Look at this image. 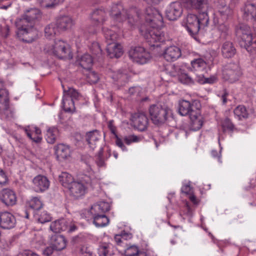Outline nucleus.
<instances>
[{
  "mask_svg": "<svg viewBox=\"0 0 256 256\" xmlns=\"http://www.w3.org/2000/svg\"><path fill=\"white\" fill-rule=\"evenodd\" d=\"M145 14L146 20L152 28L146 32L144 38L150 46H158V43L165 40L164 32L158 28L162 25V16L156 10L150 6L146 9Z\"/></svg>",
  "mask_w": 256,
  "mask_h": 256,
  "instance_id": "nucleus-1",
  "label": "nucleus"
},
{
  "mask_svg": "<svg viewBox=\"0 0 256 256\" xmlns=\"http://www.w3.org/2000/svg\"><path fill=\"white\" fill-rule=\"evenodd\" d=\"M208 22L209 18L206 11L200 12L198 16L188 14L184 20L188 31L193 37L196 35L200 28L206 26Z\"/></svg>",
  "mask_w": 256,
  "mask_h": 256,
  "instance_id": "nucleus-2",
  "label": "nucleus"
},
{
  "mask_svg": "<svg viewBox=\"0 0 256 256\" xmlns=\"http://www.w3.org/2000/svg\"><path fill=\"white\" fill-rule=\"evenodd\" d=\"M148 112L152 123L158 126L165 124L172 115V111L170 108L159 104L151 105Z\"/></svg>",
  "mask_w": 256,
  "mask_h": 256,
  "instance_id": "nucleus-3",
  "label": "nucleus"
},
{
  "mask_svg": "<svg viewBox=\"0 0 256 256\" xmlns=\"http://www.w3.org/2000/svg\"><path fill=\"white\" fill-rule=\"evenodd\" d=\"M238 36L240 38V44L250 54L256 53V42H252V35L250 26L242 25L236 30Z\"/></svg>",
  "mask_w": 256,
  "mask_h": 256,
  "instance_id": "nucleus-4",
  "label": "nucleus"
},
{
  "mask_svg": "<svg viewBox=\"0 0 256 256\" xmlns=\"http://www.w3.org/2000/svg\"><path fill=\"white\" fill-rule=\"evenodd\" d=\"M44 50L46 52L54 54L60 58L72 59V58L68 44L60 40H56L53 44L46 45Z\"/></svg>",
  "mask_w": 256,
  "mask_h": 256,
  "instance_id": "nucleus-5",
  "label": "nucleus"
},
{
  "mask_svg": "<svg viewBox=\"0 0 256 256\" xmlns=\"http://www.w3.org/2000/svg\"><path fill=\"white\" fill-rule=\"evenodd\" d=\"M93 172L90 173V176L85 175L83 178V182L75 181L68 188L70 195L74 198H78L84 196L87 189L86 184H91L94 178Z\"/></svg>",
  "mask_w": 256,
  "mask_h": 256,
  "instance_id": "nucleus-6",
  "label": "nucleus"
},
{
  "mask_svg": "<svg viewBox=\"0 0 256 256\" xmlns=\"http://www.w3.org/2000/svg\"><path fill=\"white\" fill-rule=\"evenodd\" d=\"M135 11V10H131L128 12L126 10L124 9L120 3L114 4L112 6L110 15L114 20L117 22H122L128 19V22L133 24L134 20L132 14Z\"/></svg>",
  "mask_w": 256,
  "mask_h": 256,
  "instance_id": "nucleus-7",
  "label": "nucleus"
},
{
  "mask_svg": "<svg viewBox=\"0 0 256 256\" xmlns=\"http://www.w3.org/2000/svg\"><path fill=\"white\" fill-rule=\"evenodd\" d=\"M18 28L16 36L23 42L32 43L38 38V32L32 25L22 24V26H16Z\"/></svg>",
  "mask_w": 256,
  "mask_h": 256,
  "instance_id": "nucleus-8",
  "label": "nucleus"
},
{
  "mask_svg": "<svg viewBox=\"0 0 256 256\" xmlns=\"http://www.w3.org/2000/svg\"><path fill=\"white\" fill-rule=\"evenodd\" d=\"M242 74L241 68L238 63L228 64L222 70L223 79L230 83H234L238 80Z\"/></svg>",
  "mask_w": 256,
  "mask_h": 256,
  "instance_id": "nucleus-9",
  "label": "nucleus"
},
{
  "mask_svg": "<svg viewBox=\"0 0 256 256\" xmlns=\"http://www.w3.org/2000/svg\"><path fill=\"white\" fill-rule=\"evenodd\" d=\"M64 88L63 107L66 112H72L75 109L74 100H80L82 96L73 88H69L66 90Z\"/></svg>",
  "mask_w": 256,
  "mask_h": 256,
  "instance_id": "nucleus-10",
  "label": "nucleus"
},
{
  "mask_svg": "<svg viewBox=\"0 0 256 256\" xmlns=\"http://www.w3.org/2000/svg\"><path fill=\"white\" fill-rule=\"evenodd\" d=\"M41 16L40 10L36 8H30L26 10L20 18L16 20V26H22V24L32 25Z\"/></svg>",
  "mask_w": 256,
  "mask_h": 256,
  "instance_id": "nucleus-11",
  "label": "nucleus"
},
{
  "mask_svg": "<svg viewBox=\"0 0 256 256\" xmlns=\"http://www.w3.org/2000/svg\"><path fill=\"white\" fill-rule=\"evenodd\" d=\"M130 58L136 63L144 64L148 62L152 58L150 54L142 46H136L129 51Z\"/></svg>",
  "mask_w": 256,
  "mask_h": 256,
  "instance_id": "nucleus-12",
  "label": "nucleus"
},
{
  "mask_svg": "<svg viewBox=\"0 0 256 256\" xmlns=\"http://www.w3.org/2000/svg\"><path fill=\"white\" fill-rule=\"evenodd\" d=\"M50 229L55 233L64 231L71 233L75 231L77 227L72 220L62 218L52 222L50 226Z\"/></svg>",
  "mask_w": 256,
  "mask_h": 256,
  "instance_id": "nucleus-13",
  "label": "nucleus"
},
{
  "mask_svg": "<svg viewBox=\"0 0 256 256\" xmlns=\"http://www.w3.org/2000/svg\"><path fill=\"white\" fill-rule=\"evenodd\" d=\"M132 120L134 128L140 132L146 130L149 124L148 118L144 112L135 113Z\"/></svg>",
  "mask_w": 256,
  "mask_h": 256,
  "instance_id": "nucleus-14",
  "label": "nucleus"
},
{
  "mask_svg": "<svg viewBox=\"0 0 256 256\" xmlns=\"http://www.w3.org/2000/svg\"><path fill=\"white\" fill-rule=\"evenodd\" d=\"M182 12V7L178 2H172L166 10V16L170 20H176Z\"/></svg>",
  "mask_w": 256,
  "mask_h": 256,
  "instance_id": "nucleus-15",
  "label": "nucleus"
},
{
  "mask_svg": "<svg viewBox=\"0 0 256 256\" xmlns=\"http://www.w3.org/2000/svg\"><path fill=\"white\" fill-rule=\"evenodd\" d=\"M32 183L34 190L37 192H42L46 190L50 186V182L47 178L40 174L34 178Z\"/></svg>",
  "mask_w": 256,
  "mask_h": 256,
  "instance_id": "nucleus-16",
  "label": "nucleus"
},
{
  "mask_svg": "<svg viewBox=\"0 0 256 256\" xmlns=\"http://www.w3.org/2000/svg\"><path fill=\"white\" fill-rule=\"evenodd\" d=\"M178 112L182 116H194L196 114L197 110H199L196 108L194 105L187 100H182L180 101L178 106Z\"/></svg>",
  "mask_w": 256,
  "mask_h": 256,
  "instance_id": "nucleus-17",
  "label": "nucleus"
},
{
  "mask_svg": "<svg viewBox=\"0 0 256 256\" xmlns=\"http://www.w3.org/2000/svg\"><path fill=\"white\" fill-rule=\"evenodd\" d=\"M184 52L177 46H170L165 49L163 56L168 62H174L182 56Z\"/></svg>",
  "mask_w": 256,
  "mask_h": 256,
  "instance_id": "nucleus-18",
  "label": "nucleus"
},
{
  "mask_svg": "<svg viewBox=\"0 0 256 256\" xmlns=\"http://www.w3.org/2000/svg\"><path fill=\"white\" fill-rule=\"evenodd\" d=\"M14 216L10 212H4L0 214V226L4 229H10L16 224Z\"/></svg>",
  "mask_w": 256,
  "mask_h": 256,
  "instance_id": "nucleus-19",
  "label": "nucleus"
},
{
  "mask_svg": "<svg viewBox=\"0 0 256 256\" xmlns=\"http://www.w3.org/2000/svg\"><path fill=\"white\" fill-rule=\"evenodd\" d=\"M1 201L8 206H12L16 204V196L14 191L10 189H4L1 192Z\"/></svg>",
  "mask_w": 256,
  "mask_h": 256,
  "instance_id": "nucleus-20",
  "label": "nucleus"
},
{
  "mask_svg": "<svg viewBox=\"0 0 256 256\" xmlns=\"http://www.w3.org/2000/svg\"><path fill=\"white\" fill-rule=\"evenodd\" d=\"M106 50L110 58H118L123 54L122 46L120 44L114 42L108 44Z\"/></svg>",
  "mask_w": 256,
  "mask_h": 256,
  "instance_id": "nucleus-21",
  "label": "nucleus"
},
{
  "mask_svg": "<svg viewBox=\"0 0 256 256\" xmlns=\"http://www.w3.org/2000/svg\"><path fill=\"white\" fill-rule=\"evenodd\" d=\"M55 154L58 160H61L70 156V150L68 146L59 144L54 146Z\"/></svg>",
  "mask_w": 256,
  "mask_h": 256,
  "instance_id": "nucleus-22",
  "label": "nucleus"
},
{
  "mask_svg": "<svg viewBox=\"0 0 256 256\" xmlns=\"http://www.w3.org/2000/svg\"><path fill=\"white\" fill-rule=\"evenodd\" d=\"M110 210V206L108 202H100L92 206L88 212L91 215L104 214Z\"/></svg>",
  "mask_w": 256,
  "mask_h": 256,
  "instance_id": "nucleus-23",
  "label": "nucleus"
},
{
  "mask_svg": "<svg viewBox=\"0 0 256 256\" xmlns=\"http://www.w3.org/2000/svg\"><path fill=\"white\" fill-rule=\"evenodd\" d=\"M60 31L66 30L72 26L73 20L72 18L68 16H63L58 17L54 22Z\"/></svg>",
  "mask_w": 256,
  "mask_h": 256,
  "instance_id": "nucleus-24",
  "label": "nucleus"
},
{
  "mask_svg": "<svg viewBox=\"0 0 256 256\" xmlns=\"http://www.w3.org/2000/svg\"><path fill=\"white\" fill-rule=\"evenodd\" d=\"M243 17L246 20L256 19V4L246 3L242 8Z\"/></svg>",
  "mask_w": 256,
  "mask_h": 256,
  "instance_id": "nucleus-25",
  "label": "nucleus"
},
{
  "mask_svg": "<svg viewBox=\"0 0 256 256\" xmlns=\"http://www.w3.org/2000/svg\"><path fill=\"white\" fill-rule=\"evenodd\" d=\"M90 18L95 24H102L106 20V13L103 9H96L92 12Z\"/></svg>",
  "mask_w": 256,
  "mask_h": 256,
  "instance_id": "nucleus-26",
  "label": "nucleus"
},
{
  "mask_svg": "<svg viewBox=\"0 0 256 256\" xmlns=\"http://www.w3.org/2000/svg\"><path fill=\"white\" fill-rule=\"evenodd\" d=\"M221 52L224 57L230 58L236 54V49L232 42L227 41L222 44Z\"/></svg>",
  "mask_w": 256,
  "mask_h": 256,
  "instance_id": "nucleus-27",
  "label": "nucleus"
},
{
  "mask_svg": "<svg viewBox=\"0 0 256 256\" xmlns=\"http://www.w3.org/2000/svg\"><path fill=\"white\" fill-rule=\"evenodd\" d=\"M9 106L8 92L6 89L0 90V114H5Z\"/></svg>",
  "mask_w": 256,
  "mask_h": 256,
  "instance_id": "nucleus-28",
  "label": "nucleus"
},
{
  "mask_svg": "<svg viewBox=\"0 0 256 256\" xmlns=\"http://www.w3.org/2000/svg\"><path fill=\"white\" fill-rule=\"evenodd\" d=\"M100 138V132L97 130L89 132L86 134V140L90 147L94 150Z\"/></svg>",
  "mask_w": 256,
  "mask_h": 256,
  "instance_id": "nucleus-29",
  "label": "nucleus"
},
{
  "mask_svg": "<svg viewBox=\"0 0 256 256\" xmlns=\"http://www.w3.org/2000/svg\"><path fill=\"white\" fill-rule=\"evenodd\" d=\"M191 70L197 73L203 72L206 68V63L202 58L194 59L191 61Z\"/></svg>",
  "mask_w": 256,
  "mask_h": 256,
  "instance_id": "nucleus-30",
  "label": "nucleus"
},
{
  "mask_svg": "<svg viewBox=\"0 0 256 256\" xmlns=\"http://www.w3.org/2000/svg\"><path fill=\"white\" fill-rule=\"evenodd\" d=\"M60 32V31L54 22L47 25L44 28L45 36L49 39L53 38Z\"/></svg>",
  "mask_w": 256,
  "mask_h": 256,
  "instance_id": "nucleus-31",
  "label": "nucleus"
},
{
  "mask_svg": "<svg viewBox=\"0 0 256 256\" xmlns=\"http://www.w3.org/2000/svg\"><path fill=\"white\" fill-rule=\"evenodd\" d=\"M186 2L192 8L205 10L208 7V0H186Z\"/></svg>",
  "mask_w": 256,
  "mask_h": 256,
  "instance_id": "nucleus-32",
  "label": "nucleus"
},
{
  "mask_svg": "<svg viewBox=\"0 0 256 256\" xmlns=\"http://www.w3.org/2000/svg\"><path fill=\"white\" fill-rule=\"evenodd\" d=\"M108 127L112 134H114L116 138V144L122 150L126 151L127 148L122 142V140L121 138L118 136L116 134V127L113 124V120H110L108 123Z\"/></svg>",
  "mask_w": 256,
  "mask_h": 256,
  "instance_id": "nucleus-33",
  "label": "nucleus"
},
{
  "mask_svg": "<svg viewBox=\"0 0 256 256\" xmlns=\"http://www.w3.org/2000/svg\"><path fill=\"white\" fill-rule=\"evenodd\" d=\"M93 222L96 227H104L109 223V219L105 214L92 215Z\"/></svg>",
  "mask_w": 256,
  "mask_h": 256,
  "instance_id": "nucleus-34",
  "label": "nucleus"
},
{
  "mask_svg": "<svg viewBox=\"0 0 256 256\" xmlns=\"http://www.w3.org/2000/svg\"><path fill=\"white\" fill-rule=\"evenodd\" d=\"M190 118L191 120V126L194 130H197L202 128L203 122L200 114V110H197L196 114H194V116H191Z\"/></svg>",
  "mask_w": 256,
  "mask_h": 256,
  "instance_id": "nucleus-35",
  "label": "nucleus"
},
{
  "mask_svg": "<svg viewBox=\"0 0 256 256\" xmlns=\"http://www.w3.org/2000/svg\"><path fill=\"white\" fill-rule=\"evenodd\" d=\"M58 180L62 186L68 188L75 182L72 176L66 172H62L59 176Z\"/></svg>",
  "mask_w": 256,
  "mask_h": 256,
  "instance_id": "nucleus-36",
  "label": "nucleus"
},
{
  "mask_svg": "<svg viewBox=\"0 0 256 256\" xmlns=\"http://www.w3.org/2000/svg\"><path fill=\"white\" fill-rule=\"evenodd\" d=\"M92 58L90 55L84 54L78 60L79 64L84 69L90 70L92 64Z\"/></svg>",
  "mask_w": 256,
  "mask_h": 256,
  "instance_id": "nucleus-37",
  "label": "nucleus"
},
{
  "mask_svg": "<svg viewBox=\"0 0 256 256\" xmlns=\"http://www.w3.org/2000/svg\"><path fill=\"white\" fill-rule=\"evenodd\" d=\"M54 240L52 246L56 250H61L66 247V242L62 236H56L54 237Z\"/></svg>",
  "mask_w": 256,
  "mask_h": 256,
  "instance_id": "nucleus-38",
  "label": "nucleus"
},
{
  "mask_svg": "<svg viewBox=\"0 0 256 256\" xmlns=\"http://www.w3.org/2000/svg\"><path fill=\"white\" fill-rule=\"evenodd\" d=\"M102 32L108 44L114 42L118 38V34L113 30L107 27H103Z\"/></svg>",
  "mask_w": 256,
  "mask_h": 256,
  "instance_id": "nucleus-39",
  "label": "nucleus"
},
{
  "mask_svg": "<svg viewBox=\"0 0 256 256\" xmlns=\"http://www.w3.org/2000/svg\"><path fill=\"white\" fill-rule=\"evenodd\" d=\"M35 219L39 222L44 224L50 221L51 216L46 211H36L34 214Z\"/></svg>",
  "mask_w": 256,
  "mask_h": 256,
  "instance_id": "nucleus-40",
  "label": "nucleus"
},
{
  "mask_svg": "<svg viewBox=\"0 0 256 256\" xmlns=\"http://www.w3.org/2000/svg\"><path fill=\"white\" fill-rule=\"evenodd\" d=\"M178 80L179 82L184 84L191 85L194 83V80L188 74L184 72H180L178 74Z\"/></svg>",
  "mask_w": 256,
  "mask_h": 256,
  "instance_id": "nucleus-41",
  "label": "nucleus"
},
{
  "mask_svg": "<svg viewBox=\"0 0 256 256\" xmlns=\"http://www.w3.org/2000/svg\"><path fill=\"white\" fill-rule=\"evenodd\" d=\"M58 131L56 128H50L48 130L46 134V140L48 143L54 144L58 136Z\"/></svg>",
  "mask_w": 256,
  "mask_h": 256,
  "instance_id": "nucleus-42",
  "label": "nucleus"
},
{
  "mask_svg": "<svg viewBox=\"0 0 256 256\" xmlns=\"http://www.w3.org/2000/svg\"><path fill=\"white\" fill-rule=\"evenodd\" d=\"M235 117L239 120L248 117V114L245 106L242 105L238 106L234 110Z\"/></svg>",
  "mask_w": 256,
  "mask_h": 256,
  "instance_id": "nucleus-43",
  "label": "nucleus"
},
{
  "mask_svg": "<svg viewBox=\"0 0 256 256\" xmlns=\"http://www.w3.org/2000/svg\"><path fill=\"white\" fill-rule=\"evenodd\" d=\"M28 204L30 208L36 210V211H39L43 206V204L40 200V198L38 197H32L30 200H28Z\"/></svg>",
  "mask_w": 256,
  "mask_h": 256,
  "instance_id": "nucleus-44",
  "label": "nucleus"
},
{
  "mask_svg": "<svg viewBox=\"0 0 256 256\" xmlns=\"http://www.w3.org/2000/svg\"><path fill=\"white\" fill-rule=\"evenodd\" d=\"M124 254L126 256H136L138 254L146 256L144 253L140 252L138 248L136 246L128 247L124 250Z\"/></svg>",
  "mask_w": 256,
  "mask_h": 256,
  "instance_id": "nucleus-45",
  "label": "nucleus"
},
{
  "mask_svg": "<svg viewBox=\"0 0 256 256\" xmlns=\"http://www.w3.org/2000/svg\"><path fill=\"white\" fill-rule=\"evenodd\" d=\"M60 0H38L40 6L44 8H53L58 4Z\"/></svg>",
  "mask_w": 256,
  "mask_h": 256,
  "instance_id": "nucleus-46",
  "label": "nucleus"
},
{
  "mask_svg": "<svg viewBox=\"0 0 256 256\" xmlns=\"http://www.w3.org/2000/svg\"><path fill=\"white\" fill-rule=\"evenodd\" d=\"M111 245L109 244H102L98 248L99 256H107L108 254L109 249Z\"/></svg>",
  "mask_w": 256,
  "mask_h": 256,
  "instance_id": "nucleus-47",
  "label": "nucleus"
},
{
  "mask_svg": "<svg viewBox=\"0 0 256 256\" xmlns=\"http://www.w3.org/2000/svg\"><path fill=\"white\" fill-rule=\"evenodd\" d=\"M222 126L224 131H232L234 128V126L228 118H225L222 122Z\"/></svg>",
  "mask_w": 256,
  "mask_h": 256,
  "instance_id": "nucleus-48",
  "label": "nucleus"
},
{
  "mask_svg": "<svg viewBox=\"0 0 256 256\" xmlns=\"http://www.w3.org/2000/svg\"><path fill=\"white\" fill-rule=\"evenodd\" d=\"M122 140V141L124 140L126 144L130 145L132 142H140V138L136 135L132 134L125 136Z\"/></svg>",
  "mask_w": 256,
  "mask_h": 256,
  "instance_id": "nucleus-49",
  "label": "nucleus"
},
{
  "mask_svg": "<svg viewBox=\"0 0 256 256\" xmlns=\"http://www.w3.org/2000/svg\"><path fill=\"white\" fill-rule=\"evenodd\" d=\"M96 162L99 167H103L106 166L104 160L103 158V148H100L98 155L96 156Z\"/></svg>",
  "mask_w": 256,
  "mask_h": 256,
  "instance_id": "nucleus-50",
  "label": "nucleus"
},
{
  "mask_svg": "<svg viewBox=\"0 0 256 256\" xmlns=\"http://www.w3.org/2000/svg\"><path fill=\"white\" fill-rule=\"evenodd\" d=\"M87 78L89 82L92 84L96 83L99 80L98 74L94 72H89Z\"/></svg>",
  "mask_w": 256,
  "mask_h": 256,
  "instance_id": "nucleus-51",
  "label": "nucleus"
},
{
  "mask_svg": "<svg viewBox=\"0 0 256 256\" xmlns=\"http://www.w3.org/2000/svg\"><path fill=\"white\" fill-rule=\"evenodd\" d=\"M10 32V27L7 24H4L2 26L0 24V34L4 37L6 38L8 36Z\"/></svg>",
  "mask_w": 256,
  "mask_h": 256,
  "instance_id": "nucleus-52",
  "label": "nucleus"
},
{
  "mask_svg": "<svg viewBox=\"0 0 256 256\" xmlns=\"http://www.w3.org/2000/svg\"><path fill=\"white\" fill-rule=\"evenodd\" d=\"M28 128H29V127L26 128V129H25V132H26V134L27 136L30 139H31L33 142H37V143L40 142L42 140V137L40 136H36H36H34V137H32V135L33 134H32L30 132Z\"/></svg>",
  "mask_w": 256,
  "mask_h": 256,
  "instance_id": "nucleus-53",
  "label": "nucleus"
},
{
  "mask_svg": "<svg viewBox=\"0 0 256 256\" xmlns=\"http://www.w3.org/2000/svg\"><path fill=\"white\" fill-rule=\"evenodd\" d=\"M80 256H94V254L87 247L82 246L80 250Z\"/></svg>",
  "mask_w": 256,
  "mask_h": 256,
  "instance_id": "nucleus-54",
  "label": "nucleus"
},
{
  "mask_svg": "<svg viewBox=\"0 0 256 256\" xmlns=\"http://www.w3.org/2000/svg\"><path fill=\"white\" fill-rule=\"evenodd\" d=\"M55 250L54 246L46 247L43 251V254L46 256H50Z\"/></svg>",
  "mask_w": 256,
  "mask_h": 256,
  "instance_id": "nucleus-55",
  "label": "nucleus"
},
{
  "mask_svg": "<svg viewBox=\"0 0 256 256\" xmlns=\"http://www.w3.org/2000/svg\"><path fill=\"white\" fill-rule=\"evenodd\" d=\"M8 181L7 176L3 170L0 168V184H4Z\"/></svg>",
  "mask_w": 256,
  "mask_h": 256,
  "instance_id": "nucleus-56",
  "label": "nucleus"
},
{
  "mask_svg": "<svg viewBox=\"0 0 256 256\" xmlns=\"http://www.w3.org/2000/svg\"><path fill=\"white\" fill-rule=\"evenodd\" d=\"M196 81L201 84H206V78H204L203 72L196 74Z\"/></svg>",
  "mask_w": 256,
  "mask_h": 256,
  "instance_id": "nucleus-57",
  "label": "nucleus"
},
{
  "mask_svg": "<svg viewBox=\"0 0 256 256\" xmlns=\"http://www.w3.org/2000/svg\"><path fill=\"white\" fill-rule=\"evenodd\" d=\"M192 188L188 184L184 185L181 188L182 192L186 194H190Z\"/></svg>",
  "mask_w": 256,
  "mask_h": 256,
  "instance_id": "nucleus-58",
  "label": "nucleus"
},
{
  "mask_svg": "<svg viewBox=\"0 0 256 256\" xmlns=\"http://www.w3.org/2000/svg\"><path fill=\"white\" fill-rule=\"evenodd\" d=\"M218 29L219 32L222 33H224V34H225L228 31V27L224 24H220L218 27Z\"/></svg>",
  "mask_w": 256,
  "mask_h": 256,
  "instance_id": "nucleus-59",
  "label": "nucleus"
},
{
  "mask_svg": "<svg viewBox=\"0 0 256 256\" xmlns=\"http://www.w3.org/2000/svg\"><path fill=\"white\" fill-rule=\"evenodd\" d=\"M230 10L228 6H225L223 8V10H220V12L222 15L226 14V16H228V14H230Z\"/></svg>",
  "mask_w": 256,
  "mask_h": 256,
  "instance_id": "nucleus-60",
  "label": "nucleus"
},
{
  "mask_svg": "<svg viewBox=\"0 0 256 256\" xmlns=\"http://www.w3.org/2000/svg\"><path fill=\"white\" fill-rule=\"evenodd\" d=\"M124 238V236L120 234L116 235L114 236V240L117 244H120L122 242V239Z\"/></svg>",
  "mask_w": 256,
  "mask_h": 256,
  "instance_id": "nucleus-61",
  "label": "nucleus"
},
{
  "mask_svg": "<svg viewBox=\"0 0 256 256\" xmlns=\"http://www.w3.org/2000/svg\"><path fill=\"white\" fill-rule=\"evenodd\" d=\"M189 198L190 200V201L192 202L194 204H197L198 202L194 194H190L189 196Z\"/></svg>",
  "mask_w": 256,
  "mask_h": 256,
  "instance_id": "nucleus-62",
  "label": "nucleus"
},
{
  "mask_svg": "<svg viewBox=\"0 0 256 256\" xmlns=\"http://www.w3.org/2000/svg\"><path fill=\"white\" fill-rule=\"evenodd\" d=\"M216 80V78L214 76L210 77V78H206V83L213 84Z\"/></svg>",
  "mask_w": 256,
  "mask_h": 256,
  "instance_id": "nucleus-63",
  "label": "nucleus"
},
{
  "mask_svg": "<svg viewBox=\"0 0 256 256\" xmlns=\"http://www.w3.org/2000/svg\"><path fill=\"white\" fill-rule=\"evenodd\" d=\"M211 154H212V156L214 158H218V161H220V156H219V152L218 151H216V150H212Z\"/></svg>",
  "mask_w": 256,
  "mask_h": 256,
  "instance_id": "nucleus-64",
  "label": "nucleus"
}]
</instances>
